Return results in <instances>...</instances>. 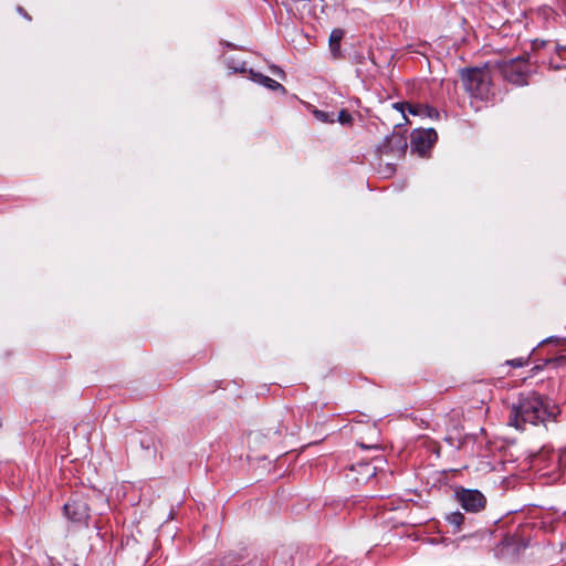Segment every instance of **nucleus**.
I'll use <instances>...</instances> for the list:
<instances>
[{"mask_svg":"<svg viewBox=\"0 0 566 566\" xmlns=\"http://www.w3.org/2000/svg\"><path fill=\"white\" fill-rule=\"evenodd\" d=\"M350 472L356 474L353 479L361 483L368 481L376 474V467L367 462H359L350 467Z\"/></svg>","mask_w":566,"mask_h":566,"instance_id":"9","label":"nucleus"},{"mask_svg":"<svg viewBox=\"0 0 566 566\" xmlns=\"http://www.w3.org/2000/svg\"><path fill=\"white\" fill-rule=\"evenodd\" d=\"M438 135L433 128L415 129L410 137V148L412 151L423 156L437 142Z\"/></svg>","mask_w":566,"mask_h":566,"instance_id":"4","label":"nucleus"},{"mask_svg":"<svg viewBox=\"0 0 566 566\" xmlns=\"http://www.w3.org/2000/svg\"><path fill=\"white\" fill-rule=\"evenodd\" d=\"M559 409L549 405L536 392L521 395L517 403L511 408L509 424L523 430L526 423L537 426L549 420H555Z\"/></svg>","mask_w":566,"mask_h":566,"instance_id":"1","label":"nucleus"},{"mask_svg":"<svg viewBox=\"0 0 566 566\" xmlns=\"http://www.w3.org/2000/svg\"><path fill=\"white\" fill-rule=\"evenodd\" d=\"M492 64L493 70L499 71L506 82L517 86L527 84L531 66L526 57L492 61Z\"/></svg>","mask_w":566,"mask_h":566,"instance_id":"3","label":"nucleus"},{"mask_svg":"<svg viewBox=\"0 0 566 566\" xmlns=\"http://www.w3.org/2000/svg\"><path fill=\"white\" fill-rule=\"evenodd\" d=\"M394 107L405 114L407 111L412 115H419L430 118H437L439 116L438 111L426 104H410V103H395Z\"/></svg>","mask_w":566,"mask_h":566,"instance_id":"8","label":"nucleus"},{"mask_svg":"<svg viewBox=\"0 0 566 566\" xmlns=\"http://www.w3.org/2000/svg\"><path fill=\"white\" fill-rule=\"evenodd\" d=\"M251 74H252L253 81H255L256 83H259L272 91L285 92L284 86L282 84H280L279 82H276L275 80H273L266 75H263L261 73L251 72Z\"/></svg>","mask_w":566,"mask_h":566,"instance_id":"11","label":"nucleus"},{"mask_svg":"<svg viewBox=\"0 0 566 566\" xmlns=\"http://www.w3.org/2000/svg\"><path fill=\"white\" fill-rule=\"evenodd\" d=\"M509 365L513 367H522L526 364V361L523 358H516L507 361Z\"/></svg>","mask_w":566,"mask_h":566,"instance_id":"15","label":"nucleus"},{"mask_svg":"<svg viewBox=\"0 0 566 566\" xmlns=\"http://www.w3.org/2000/svg\"><path fill=\"white\" fill-rule=\"evenodd\" d=\"M273 71L276 73V74H280V75H284V72L280 69H276V67H273Z\"/></svg>","mask_w":566,"mask_h":566,"instance_id":"16","label":"nucleus"},{"mask_svg":"<svg viewBox=\"0 0 566 566\" xmlns=\"http://www.w3.org/2000/svg\"><path fill=\"white\" fill-rule=\"evenodd\" d=\"M457 500L465 511L479 512L484 509L486 500L478 490L461 489L455 492Z\"/></svg>","mask_w":566,"mask_h":566,"instance_id":"5","label":"nucleus"},{"mask_svg":"<svg viewBox=\"0 0 566 566\" xmlns=\"http://www.w3.org/2000/svg\"><path fill=\"white\" fill-rule=\"evenodd\" d=\"M344 38V31L342 29H334L329 35V50L333 57H340V42Z\"/></svg>","mask_w":566,"mask_h":566,"instance_id":"10","label":"nucleus"},{"mask_svg":"<svg viewBox=\"0 0 566 566\" xmlns=\"http://www.w3.org/2000/svg\"><path fill=\"white\" fill-rule=\"evenodd\" d=\"M315 118L322 123H334L335 122V118H334V114H329L327 112H324V111H321V109H315L313 112Z\"/></svg>","mask_w":566,"mask_h":566,"instance_id":"13","label":"nucleus"},{"mask_svg":"<svg viewBox=\"0 0 566 566\" xmlns=\"http://www.w3.org/2000/svg\"><path fill=\"white\" fill-rule=\"evenodd\" d=\"M407 147V139L402 135L394 133L385 138V140L378 146L377 151L379 155L401 157L405 155Z\"/></svg>","mask_w":566,"mask_h":566,"instance_id":"6","label":"nucleus"},{"mask_svg":"<svg viewBox=\"0 0 566 566\" xmlns=\"http://www.w3.org/2000/svg\"><path fill=\"white\" fill-rule=\"evenodd\" d=\"M63 511L65 516L72 522L82 523L86 522L90 517L88 505L82 499H71L64 504Z\"/></svg>","mask_w":566,"mask_h":566,"instance_id":"7","label":"nucleus"},{"mask_svg":"<svg viewBox=\"0 0 566 566\" xmlns=\"http://www.w3.org/2000/svg\"><path fill=\"white\" fill-rule=\"evenodd\" d=\"M492 61H488L480 67H468L460 70V77L467 93L481 101H486L493 96V72Z\"/></svg>","mask_w":566,"mask_h":566,"instance_id":"2","label":"nucleus"},{"mask_svg":"<svg viewBox=\"0 0 566 566\" xmlns=\"http://www.w3.org/2000/svg\"><path fill=\"white\" fill-rule=\"evenodd\" d=\"M337 120L343 125H350L353 122V116L346 109H342L338 113Z\"/></svg>","mask_w":566,"mask_h":566,"instance_id":"14","label":"nucleus"},{"mask_svg":"<svg viewBox=\"0 0 566 566\" xmlns=\"http://www.w3.org/2000/svg\"><path fill=\"white\" fill-rule=\"evenodd\" d=\"M464 516L460 512H453L447 516V521L455 527V531L460 530L462 525Z\"/></svg>","mask_w":566,"mask_h":566,"instance_id":"12","label":"nucleus"}]
</instances>
